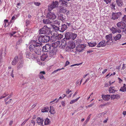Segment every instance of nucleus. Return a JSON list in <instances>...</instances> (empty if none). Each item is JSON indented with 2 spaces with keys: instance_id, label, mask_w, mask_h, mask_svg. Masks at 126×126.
Listing matches in <instances>:
<instances>
[{
  "instance_id": "nucleus-1",
  "label": "nucleus",
  "mask_w": 126,
  "mask_h": 126,
  "mask_svg": "<svg viewBox=\"0 0 126 126\" xmlns=\"http://www.w3.org/2000/svg\"><path fill=\"white\" fill-rule=\"evenodd\" d=\"M30 44L29 47L30 51L34 52L37 54H40L41 51L39 48L41 46L40 44L37 43L34 40H32Z\"/></svg>"
},
{
  "instance_id": "nucleus-2",
  "label": "nucleus",
  "mask_w": 126,
  "mask_h": 126,
  "mask_svg": "<svg viewBox=\"0 0 126 126\" xmlns=\"http://www.w3.org/2000/svg\"><path fill=\"white\" fill-rule=\"evenodd\" d=\"M50 37L47 35H40L39 36L38 40L40 42L46 43L49 41Z\"/></svg>"
},
{
  "instance_id": "nucleus-3",
  "label": "nucleus",
  "mask_w": 126,
  "mask_h": 126,
  "mask_svg": "<svg viewBox=\"0 0 126 126\" xmlns=\"http://www.w3.org/2000/svg\"><path fill=\"white\" fill-rule=\"evenodd\" d=\"M125 24L123 22H119L117 24L118 28H117L118 31L120 32H125L126 30L125 28Z\"/></svg>"
},
{
  "instance_id": "nucleus-4",
  "label": "nucleus",
  "mask_w": 126,
  "mask_h": 126,
  "mask_svg": "<svg viewBox=\"0 0 126 126\" xmlns=\"http://www.w3.org/2000/svg\"><path fill=\"white\" fill-rule=\"evenodd\" d=\"M107 41L106 42V44L108 45H112L113 44V40H112V34H110L107 35L105 37Z\"/></svg>"
},
{
  "instance_id": "nucleus-5",
  "label": "nucleus",
  "mask_w": 126,
  "mask_h": 126,
  "mask_svg": "<svg viewBox=\"0 0 126 126\" xmlns=\"http://www.w3.org/2000/svg\"><path fill=\"white\" fill-rule=\"evenodd\" d=\"M51 45L49 44H47L43 47L42 50L43 52H48L51 48Z\"/></svg>"
},
{
  "instance_id": "nucleus-6",
  "label": "nucleus",
  "mask_w": 126,
  "mask_h": 126,
  "mask_svg": "<svg viewBox=\"0 0 126 126\" xmlns=\"http://www.w3.org/2000/svg\"><path fill=\"white\" fill-rule=\"evenodd\" d=\"M51 50L50 51L49 54V56L50 57H53L54 55H55L57 51V48L51 47Z\"/></svg>"
},
{
  "instance_id": "nucleus-7",
  "label": "nucleus",
  "mask_w": 126,
  "mask_h": 126,
  "mask_svg": "<svg viewBox=\"0 0 126 126\" xmlns=\"http://www.w3.org/2000/svg\"><path fill=\"white\" fill-rule=\"evenodd\" d=\"M47 17L48 18L51 20H54L56 18V16L54 13L49 12L47 14Z\"/></svg>"
},
{
  "instance_id": "nucleus-8",
  "label": "nucleus",
  "mask_w": 126,
  "mask_h": 126,
  "mask_svg": "<svg viewBox=\"0 0 126 126\" xmlns=\"http://www.w3.org/2000/svg\"><path fill=\"white\" fill-rule=\"evenodd\" d=\"M122 14L121 12L113 13L112 15V19H117L121 16Z\"/></svg>"
},
{
  "instance_id": "nucleus-9",
  "label": "nucleus",
  "mask_w": 126,
  "mask_h": 126,
  "mask_svg": "<svg viewBox=\"0 0 126 126\" xmlns=\"http://www.w3.org/2000/svg\"><path fill=\"white\" fill-rule=\"evenodd\" d=\"M85 47L83 45H79L76 47V50L77 51L80 52L83 50Z\"/></svg>"
},
{
  "instance_id": "nucleus-10",
  "label": "nucleus",
  "mask_w": 126,
  "mask_h": 126,
  "mask_svg": "<svg viewBox=\"0 0 126 126\" xmlns=\"http://www.w3.org/2000/svg\"><path fill=\"white\" fill-rule=\"evenodd\" d=\"M59 12L60 13H66L67 15L69 14V11L68 10H66V9H65L64 7H60L59 8Z\"/></svg>"
},
{
  "instance_id": "nucleus-11",
  "label": "nucleus",
  "mask_w": 126,
  "mask_h": 126,
  "mask_svg": "<svg viewBox=\"0 0 126 126\" xmlns=\"http://www.w3.org/2000/svg\"><path fill=\"white\" fill-rule=\"evenodd\" d=\"M11 97V95H10L5 99L4 102L6 105L9 104L12 101V99H9L8 100V99L10 98Z\"/></svg>"
},
{
  "instance_id": "nucleus-12",
  "label": "nucleus",
  "mask_w": 126,
  "mask_h": 126,
  "mask_svg": "<svg viewBox=\"0 0 126 126\" xmlns=\"http://www.w3.org/2000/svg\"><path fill=\"white\" fill-rule=\"evenodd\" d=\"M46 74V73L45 71H41L39 73L38 76L39 78L41 79H45V78L44 76Z\"/></svg>"
},
{
  "instance_id": "nucleus-13",
  "label": "nucleus",
  "mask_w": 126,
  "mask_h": 126,
  "mask_svg": "<svg viewBox=\"0 0 126 126\" xmlns=\"http://www.w3.org/2000/svg\"><path fill=\"white\" fill-rule=\"evenodd\" d=\"M18 61V56H15L12 62V64L14 65H16Z\"/></svg>"
},
{
  "instance_id": "nucleus-14",
  "label": "nucleus",
  "mask_w": 126,
  "mask_h": 126,
  "mask_svg": "<svg viewBox=\"0 0 126 126\" xmlns=\"http://www.w3.org/2000/svg\"><path fill=\"white\" fill-rule=\"evenodd\" d=\"M51 28H48L46 26H45L41 29L39 30V32H50V29Z\"/></svg>"
},
{
  "instance_id": "nucleus-15",
  "label": "nucleus",
  "mask_w": 126,
  "mask_h": 126,
  "mask_svg": "<svg viewBox=\"0 0 126 126\" xmlns=\"http://www.w3.org/2000/svg\"><path fill=\"white\" fill-rule=\"evenodd\" d=\"M37 123L39 125H43L44 120L42 118L40 117H38L36 119Z\"/></svg>"
},
{
  "instance_id": "nucleus-16",
  "label": "nucleus",
  "mask_w": 126,
  "mask_h": 126,
  "mask_svg": "<svg viewBox=\"0 0 126 126\" xmlns=\"http://www.w3.org/2000/svg\"><path fill=\"white\" fill-rule=\"evenodd\" d=\"M60 42V41L59 40L57 41L56 42L52 43L51 46L52 47L56 48H57L58 46L59 47Z\"/></svg>"
},
{
  "instance_id": "nucleus-17",
  "label": "nucleus",
  "mask_w": 126,
  "mask_h": 126,
  "mask_svg": "<svg viewBox=\"0 0 126 126\" xmlns=\"http://www.w3.org/2000/svg\"><path fill=\"white\" fill-rule=\"evenodd\" d=\"M106 44V42L105 43V41L103 40L98 44L97 46L98 47H104L105 46Z\"/></svg>"
},
{
  "instance_id": "nucleus-18",
  "label": "nucleus",
  "mask_w": 126,
  "mask_h": 126,
  "mask_svg": "<svg viewBox=\"0 0 126 126\" xmlns=\"http://www.w3.org/2000/svg\"><path fill=\"white\" fill-rule=\"evenodd\" d=\"M72 34L71 32H66L65 35V37L67 39H71V36Z\"/></svg>"
},
{
  "instance_id": "nucleus-19",
  "label": "nucleus",
  "mask_w": 126,
  "mask_h": 126,
  "mask_svg": "<svg viewBox=\"0 0 126 126\" xmlns=\"http://www.w3.org/2000/svg\"><path fill=\"white\" fill-rule=\"evenodd\" d=\"M111 98L113 100L118 99L120 98V96L119 94H113L111 96Z\"/></svg>"
},
{
  "instance_id": "nucleus-20",
  "label": "nucleus",
  "mask_w": 126,
  "mask_h": 126,
  "mask_svg": "<svg viewBox=\"0 0 126 126\" xmlns=\"http://www.w3.org/2000/svg\"><path fill=\"white\" fill-rule=\"evenodd\" d=\"M59 2L61 3L63 6H67L68 3L66 1H65L64 0H59Z\"/></svg>"
},
{
  "instance_id": "nucleus-21",
  "label": "nucleus",
  "mask_w": 126,
  "mask_h": 126,
  "mask_svg": "<svg viewBox=\"0 0 126 126\" xmlns=\"http://www.w3.org/2000/svg\"><path fill=\"white\" fill-rule=\"evenodd\" d=\"M126 85L125 84H123V86L119 90L120 91L123 92H126Z\"/></svg>"
},
{
  "instance_id": "nucleus-22",
  "label": "nucleus",
  "mask_w": 126,
  "mask_h": 126,
  "mask_svg": "<svg viewBox=\"0 0 126 126\" xmlns=\"http://www.w3.org/2000/svg\"><path fill=\"white\" fill-rule=\"evenodd\" d=\"M121 35L120 34H118L116 36L113 37V40L116 41L119 40L121 38Z\"/></svg>"
},
{
  "instance_id": "nucleus-23",
  "label": "nucleus",
  "mask_w": 126,
  "mask_h": 126,
  "mask_svg": "<svg viewBox=\"0 0 126 126\" xmlns=\"http://www.w3.org/2000/svg\"><path fill=\"white\" fill-rule=\"evenodd\" d=\"M44 23L45 24H48L51 23L52 22L51 20H50L48 19H45L43 20Z\"/></svg>"
},
{
  "instance_id": "nucleus-24",
  "label": "nucleus",
  "mask_w": 126,
  "mask_h": 126,
  "mask_svg": "<svg viewBox=\"0 0 126 126\" xmlns=\"http://www.w3.org/2000/svg\"><path fill=\"white\" fill-rule=\"evenodd\" d=\"M47 57V54H44L41 56V60L43 61H44Z\"/></svg>"
},
{
  "instance_id": "nucleus-25",
  "label": "nucleus",
  "mask_w": 126,
  "mask_h": 126,
  "mask_svg": "<svg viewBox=\"0 0 126 126\" xmlns=\"http://www.w3.org/2000/svg\"><path fill=\"white\" fill-rule=\"evenodd\" d=\"M88 44L89 46L91 47H94L96 45V43L95 42H94L93 41H91L90 42L88 43Z\"/></svg>"
},
{
  "instance_id": "nucleus-26",
  "label": "nucleus",
  "mask_w": 126,
  "mask_h": 126,
  "mask_svg": "<svg viewBox=\"0 0 126 126\" xmlns=\"http://www.w3.org/2000/svg\"><path fill=\"white\" fill-rule=\"evenodd\" d=\"M66 43L65 42H61V44H60V45H59V47L60 48H63L66 45Z\"/></svg>"
},
{
  "instance_id": "nucleus-27",
  "label": "nucleus",
  "mask_w": 126,
  "mask_h": 126,
  "mask_svg": "<svg viewBox=\"0 0 126 126\" xmlns=\"http://www.w3.org/2000/svg\"><path fill=\"white\" fill-rule=\"evenodd\" d=\"M103 99L105 100L108 101L110 99V95H107L102 96Z\"/></svg>"
},
{
  "instance_id": "nucleus-28",
  "label": "nucleus",
  "mask_w": 126,
  "mask_h": 126,
  "mask_svg": "<svg viewBox=\"0 0 126 126\" xmlns=\"http://www.w3.org/2000/svg\"><path fill=\"white\" fill-rule=\"evenodd\" d=\"M109 90L110 93H114L116 91L114 87H110Z\"/></svg>"
},
{
  "instance_id": "nucleus-29",
  "label": "nucleus",
  "mask_w": 126,
  "mask_h": 126,
  "mask_svg": "<svg viewBox=\"0 0 126 126\" xmlns=\"http://www.w3.org/2000/svg\"><path fill=\"white\" fill-rule=\"evenodd\" d=\"M49 112L52 114H54L55 113L54 109L53 107L50 106Z\"/></svg>"
},
{
  "instance_id": "nucleus-30",
  "label": "nucleus",
  "mask_w": 126,
  "mask_h": 126,
  "mask_svg": "<svg viewBox=\"0 0 126 126\" xmlns=\"http://www.w3.org/2000/svg\"><path fill=\"white\" fill-rule=\"evenodd\" d=\"M57 38V37H51V39L50 40L51 42L53 43L58 41Z\"/></svg>"
},
{
  "instance_id": "nucleus-31",
  "label": "nucleus",
  "mask_w": 126,
  "mask_h": 126,
  "mask_svg": "<svg viewBox=\"0 0 126 126\" xmlns=\"http://www.w3.org/2000/svg\"><path fill=\"white\" fill-rule=\"evenodd\" d=\"M67 28V27L66 25L64 24L62 26L61 30L62 31H59L60 32H63L66 30Z\"/></svg>"
},
{
  "instance_id": "nucleus-32",
  "label": "nucleus",
  "mask_w": 126,
  "mask_h": 126,
  "mask_svg": "<svg viewBox=\"0 0 126 126\" xmlns=\"http://www.w3.org/2000/svg\"><path fill=\"white\" fill-rule=\"evenodd\" d=\"M58 18L61 20V21H63V20H64L65 18V17L64 16H63L62 15H61L58 16Z\"/></svg>"
},
{
  "instance_id": "nucleus-33",
  "label": "nucleus",
  "mask_w": 126,
  "mask_h": 126,
  "mask_svg": "<svg viewBox=\"0 0 126 126\" xmlns=\"http://www.w3.org/2000/svg\"><path fill=\"white\" fill-rule=\"evenodd\" d=\"M51 4L53 6V7H54V8H55L58 6V1H56L55 2L53 1Z\"/></svg>"
},
{
  "instance_id": "nucleus-34",
  "label": "nucleus",
  "mask_w": 126,
  "mask_h": 126,
  "mask_svg": "<svg viewBox=\"0 0 126 126\" xmlns=\"http://www.w3.org/2000/svg\"><path fill=\"white\" fill-rule=\"evenodd\" d=\"M49 110V108L46 107L44 108L41 110L42 112H47Z\"/></svg>"
},
{
  "instance_id": "nucleus-35",
  "label": "nucleus",
  "mask_w": 126,
  "mask_h": 126,
  "mask_svg": "<svg viewBox=\"0 0 126 126\" xmlns=\"http://www.w3.org/2000/svg\"><path fill=\"white\" fill-rule=\"evenodd\" d=\"M116 2L118 5L119 6H121L123 4V2L121 0H116Z\"/></svg>"
},
{
  "instance_id": "nucleus-36",
  "label": "nucleus",
  "mask_w": 126,
  "mask_h": 126,
  "mask_svg": "<svg viewBox=\"0 0 126 126\" xmlns=\"http://www.w3.org/2000/svg\"><path fill=\"white\" fill-rule=\"evenodd\" d=\"M50 123V121L48 118H47L45 120L44 124L45 125H48Z\"/></svg>"
},
{
  "instance_id": "nucleus-37",
  "label": "nucleus",
  "mask_w": 126,
  "mask_h": 126,
  "mask_svg": "<svg viewBox=\"0 0 126 126\" xmlns=\"http://www.w3.org/2000/svg\"><path fill=\"white\" fill-rule=\"evenodd\" d=\"M63 35H62L61 34H57V35L56 37H57V39L59 40L61 39V38H63Z\"/></svg>"
},
{
  "instance_id": "nucleus-38",
  "label": "nucleus",
  "mask_w": 126,
  "mask_h": 126,
  "mask_svg": "<svg viewBox=\"0 0 126 126\" xmlns=\"http://www.w3.org/2000/svg\"><path fill=\"white\" fill-rule=\"evenodd\" d=\"M8 20L7 19H5L4 20V23L5 24L4 26L7 27L9 25L10 23L8 22Z\"/></svg>"
},
{
  "instance_id": "nucleus-39",
  "label": "nucleus",
  "mask_w": 126,
  "mask_h": 126,
  "mask_svg": "<svg viewBox=\"0 0 126 126\" xmlns=\"http://www.w3.org/2000/svg\"><path fill=\"white\" fill-rule=\"evenodd\" d=\"M72 35L71 36V38L73 40L75 39L76 37H77V34H76L73 33L72 32Z\"/></svg>"
},
{
  "instance_id": "nucleus-40",
  "label": "nucleus",
  "mask_w": 126,
  "mask_h": 126,
  "mask_svg": "<svg viewBox=\"0 0 126 126\" xmlns=\"http://www.w3.org/2000/svg\"><path fill=\"white\" fill-rule=\"evenodd\" d=\"M80 98V97H79L77 98L76 99H75L72 100L71 101L70 103V104H72L77 102Z\"/></svg>"
},
{
  "instance_id": "nucleus-41",
  "label": "nucleus",
  "mask_w": 126,
  "mask_h": 126,
  "mask_svg": "<svg viewBox=\"0 0 126 126\" xmlns=\"http://www.w3.org/2000/svg\"><path fill=\"white\" fill-rule=\"evenodd\" d=\"M37 57V55L34 54H32L31 58L33 60L36 59Z\"/></svg>"
},
{
  "instance_id": "nucleus-42",
  "label": "nucleus",
  "mask_w": 126,
  "mask_h": 126,
  "mask_svg": "<svg viewBox=\"0 0 126 126\" xmlns=\"http://www.w3.org/2000/svg\"><path fill=\"white\" fill-rule=\"evenodd\" d=\"M26 54L27 57L28 58L30 59L31 58L32 54L30 52H27L26 53Z\"/></svg>"
},
{
  "instance_id": "nucleus-43",
  "label": "nucleus",
  "mask_w": 126,
  "mask_h": 126,
  "mask_svg": "<svg viewBox=\"0 0 126 126\" xmlns=\"http://www.w3.org/2000/svg\"><path fill=\"white\" fill-rule=\"evenodd\" d=\"M70 48H71L72 49H73L74 48H75V45L74 44V43H73L72 41H71L70 42Z\"/></svg>"
},
{
  "instance_id": "nucleus-44",
  "label": "nucleus",
  "mask_w": 126,
  "mask_h": 126,
  "mask_svg": "<svg viewBox=\"0 0 126 126\" xmlns=\"http://www.w3.org/2000/svg\"><path fill=\"white\" fill-rule=\"evenodd\" d=\"M50 33L52 36L54 37H56L58 34L57 32H50Z\"/></svg>"
},
{
  "instance_id": "nucleus-45",
  "label": "nucleus",
  "mask_w": 126,
  "mask_h": 126,
  "mask_svg": "<svg viewBox=\"0 0 126 126\" xmlns=\"http://www.w3.org/2000/svg\"><path fill=\"white\" fill-rule=\"evenodd\" d=\"M52 28L54 30L53 31H55V32H56V31L59 30V29L58 27H57L55 25L52 26Z\"/></svg>"
},
{
  "instance_id": "nucleus-46",
  "label": "nucleus",
  "mask_w": 126,
  "mask_h": 126,
  "mask_svg": "<svg viewBox=\"0 0 126 126\" xmlns=\"http://www.w3.org/2000/svg\"><path fill=\"white\" fill-rule=\"evenodd\" d=\"M91 114H90V115H89L88 116L87 119H86V121L84 122L85 123L87 124L88 123V122L89 120H90V118L91 116Z\"/></svg>"
},
{
  "instance_id": "nucleus-47",
  "label": "nucleus",
  "mask_w": 126,
  "mask_h": 126,
  "mask_svg": "<svg viewBox=\"0 0 126 126\" xmlns=\"http://www.w3.org/2000/svg\"><path fill=\"white\" fill-rule=\"evenodd\" d=\"M53 6L51 4L48 6V10L49 11H51L54 8L53 7Z\"/></svg>"
},
{
  "instance_id": "nucleus-48",
  "label": "nucleus",
  "mask_w": 126,
  "mask_h": 126,
  "mask_svg": "<svg viewBox=\"0 0 126 126\" xmlns=\"http://www.w3.org/2000/svg\"><path fill=\"white\" fill-rule=\"evenodd\" d=\"M31 122L29 126H34L35 123L34 120H32L31 121Z\"/></svg>"
},
{
  "instance_id": "nucleus-49",
  "label": "nucleus",
  "mask_w": 126,
  "mask_h": 126,
  "mask_svg": "<svg viewBox=\"0 0 126 126\" xmlns=\"http://www.w3.org/2000/svg\"><path fill=\"white\" fill-rule=\"evenodd\" d=\"M64 69V68L63 67L61 68H59V69H58L56 70H54L53 72H52V74H54L56 72H57L58 71H60L61 70L63 69Z\"/></svg>"
},
{
  "instance_id": "nucleus-50",
  "label": "nucleus",
  "mask_w": 126,
  "mask_h": 126,
  "mask_svg": "<svg viewBox=\"0 0 126 126\" xmlns=\"http://www.w3.org/2000/svg\"><path fill=\"white\" fill-rule=\"evenodd\" d=\"M110 30L112 32H118V30L117 29V28L116 29V28L112 27L111 28Z\"/></svg>"
},
{
  "instance_id": "nucleus-51",
  "label": "nucleus",
  "mask_w": 126,
  "mask_h": 126,
  "mask_svg": "<svg viewBox=\"0 0 126 126\" xmlns=\"http://www.w3.org/2000/svg\"><path fill=\"white\" fill-rule=\"evenodd\" d=\"M60 22L59 19H58L57 20H55L54 21V23L55 24H58V25H59L60 24Z\"/></svg>"
},
{
  "instance_id": "nucleus-52",
  "label": "nucleus",
  "mask_w": 126,
  "mask_h": 126,
  "mask_svg": "<svg viewBox=\"0 0 126 126\" xmlns=\"http://www.w3.org/2000/svg\"><path fill=\"white\" fill-rule=\"evenodd\" d=\"M122 20L124 22H126V15L124 16L122 19Z\"/></svg>"
},
{
  "instance_id": "nucleus-53",
  "label": "nucleus",
  "mask_w": 126,
  "mask_h": 126,
  "mask_svg": "<svg viewBox=\"0 0 126 126\" xmlns=\"http://www.w3.org/2000/svg\"><path fill=\"white\" fill-rule=\"evenodd\" d=\"M94 103H92V104H90V105H88V106H86V108H87L89 107H92L94 105Z\"/></svg>"
},
{
  "instance_id": "nucleus-54",
  "label": "nucleus",
  "mask_w": 126,
  "mask_h": 126,
  "mask_svg": "<svg viewBox=\"0 0 126 126\" xmlns=\"http://www.w3.org/2000/svg\"><path fill=\"white\" fill-rule=\"evenodd\" d=\"M9 94L7 93H6V92H5L2 95L5 98Z\"/></svg>"
},
{
  "instance_id": "nucleus-55",
  "label": "nucleus",
  "mask_w": 126,
  "mask_h": 126,
  "mask_svg": "<svg viewBox=\"0 0 126 126\" xmlns=\"http://www.w3.org/2000/svg\"><path fill=\"white\" fill-rule=\"evenodd\" d=\"M16 32H13L12 33H8V34L9 36L11 37L13 36V35L15 34Z\"/></svg>"
},
{
  "instance_id": "nucleus-56",
  "label": "nucleus",
  "mask_w": 126,
  "mask_h": 126,
  "mask_svg": "<svg viewBox=\"0 0 126 126\" xmlns=\"http://www.w3.org/2000/svg\"><path fill=\"white\" fill-rule=\"evenodd\" d=\"M107 105H108V104H102V105H100V107L101 108H102L103 107H104Z\"/></svg>"
},
{
  "instance_id": "nucleus-57",
  "label": "nucleus",
  "mask_w": 126,
  "mask_h": 126,
  "mask_svg": "<svg viewBox=\"0 0 126 126\" xmlns=\"http://www.w3.org/2000/svg\"><path fill=\"white\" fill-rule=\"evenodd\" d=\"M105 2H106L107 4H108V3L110 2L111 0H104Z\"/></svg>"
},
{
  "instance_id": "nucleus-58",
  "label": "nucleus",
  "mask_w": 126,
  "mask_h": 126,
  "mask_svg": "<svg viewBox=\"0 0 126 126\" xmlns=\"http://www.w3.org/2000/svg\"><path fill=\"white\" fill-rule=\"evenodd\" d=\"M70 63L68 61H67L65 63V65H64V67H65L67 65H68Z\"/></svg>"
},
{
  "instance_id": "nucleus-59",
  "label": "nucleus",
  "mask_w": 126,
  "mask_h": 126,
  "mask_svg": "<svg viewBox=\"0 0 126 126\" xmlns=\"http://www.w3.org/2000/svg\"><path fill=\"white\" fill-rule=\"evenodd\" d=\"M28 120V119L27 120H25L22 124H21V125L22 126H23V125H24L25 124V123L27 122V121Z\"/></svg>"
},
{
  "instance_id": "nucleus-60",
  "label": "nucleus",
  "mask_w": 126,
  "mask_h": 126,
  "mask_svg": "<svg viewBox=\"0 0 126 126\" xmlns=\"http://www.w3.org/2000/svg\"><path fill=\"white\" fill-rule=\"evenodd\" d=\"M34 4L36 6H38L40 4V3L38 2H34Z\"/></svg>"
},
{
  "instance_id": "nucleus-61",
  "label": "nucleus",
  "mask_w": 126,
  "mask_h": 126,
  "mask_svg": "<svg viewBox=\"0 0 126 126\" xmlns=\"http://www.w3.org/2000/svg\"><path fill=\"white\" fill-rule=\"evenodd\" d=\"M14 70L13 69L12 70L11 73V76L13 77H14V75L13 74V73Z\"/></svg>"
},
{
  "instance_id": "nucleus-62",
  "label": "nucleus",
  "mask_w": 126,
  "mask_h": 126,
  "mask_svg": "<svg viewBox=\"0 0 126 126\" xmlns=\"http://www.w3.org/2000/svg\"><path fill=\"white\" fill-rule=\"evenodd\" d=\"M71 92V90H70L69 89H68L67 91H66V94H69L70 92Z\"/></svg>"
},
{
  "instance_id": "nucleus-63",
  "label": "nucleus",
  "mask_w": 126,
  "mask_h": 126,
  "mask_svg": "<svg viewBox=\"0 0 126 126\" xmlns=\"http://www.w3.org/2000/svg\"><path fill=\"white\" fill-rule=\"evenodd\" d=\"M61 104L63 107L65 105V102L64 101H62L61 102Z\"/></svg>"
},
{
  "instance_id": "nucleus-64",
  "label": "nucleus",
  "mask_w": 126,
  "mask_h": 126,
  "mask_svg": "<svg viewBox=\"0 0 126 126\" xmlns=\"http://www.w3.org/2000/svg\"><path fill=\"white\" fill-rule=\"evenodd\" d=\"M118 79L119 80V83H121V82H122V79H121L120 78H118Z\"/></svg>"
}]
</instances>
